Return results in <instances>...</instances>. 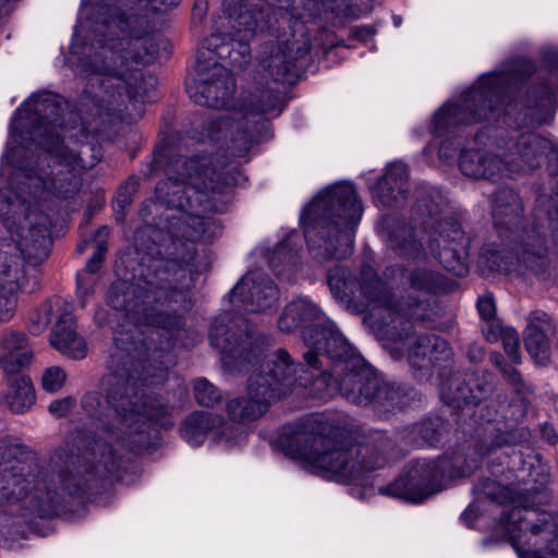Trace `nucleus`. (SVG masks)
<instances>
[{"label":"nucleus","instance_id":"obj_1","mask_svg":"<svg viewBox=\"0 0 558 558\" xmlns=\"http://www.w3.org/2000/svg\"><path fill=\"white\" fill-rule=\"evenodd\" d=\"M155 335L159 331L151 330L148 344L136 326L114 333L107 362L108 407L100 413L98 395L84 396L82 407L99 422V430L80 456L56 451L46 466L32 465L22 461L28 449L20 439L0 438V508L28 496L41 502L52 500L59 489L74 495L90 488L114 475L121 465V457L108 438L137 452L149 445V421L170 423L171 409L161 399L142 393L138 385L154 384L165 375L166 368L157 361L159 350L151 352Z\"/></svg>","mask_w":558,"mask_h":558},{"label":"nucleus","instance_id":"obj_2","mask_svg":"<svg viewBox=\"0 0 558 558\" xmlns=\"http://www.w3.org/2000/svg\"><path fill=\"white\" fill-rule=\"evenodd\" d=\"M151 46V39L133 40L110 32H94L81 61L84 89L76 111L68 113V121L61 118L66 102L50 93L32 96L17 110L12 125L14 141L23 144V130H26L29 140L45 150L35 163L21 168L12 179V184L17 183V196L23 203L25 195L68 198L78 192L82 185L78 168L86 165L81 151L63 145L58 130L98 131L105 122L102 117H120L128 104L138 98L153 100L157 80L138 68L140 63H149L156 58Z\"/></svg>","mask_w":558,"mask_h":558},{"label":"nucleus","instance_id":"obj_3","mask_svg":"<svg viewBox=\"0 0 558 558\" xmlns=\"http://www.w3.org/2000/svg\"><path fill=\"white\" fill-rule=\"evenodd\" d=\"M225 165V159L214 158L211 154L183 158L157 153L153 160V168L163 167L167 175L155 189L156 206L165 208L157 225L169 234L174 247L168 252L169 257L154 258L143 275L146 283L156 290L138 324L167 332L168 347L173 333L183 327V318L157 305L185 302V292L193 281L190 262L195 255L193 245H186L183 251L175 241L194 243L211 236L213 221L208 215L215 211L216 205L210 194H221L227 186Z\"/></svg>","mask_w":558,"mask_h":558},{"label":"nucleus","instance_id":"obj_4","mask_svg":"<svg viewBox=\"0 0 558 558\" xmlns=\"http://www.w3.org/2000/svg\"><path fill=\"white\" fill-rule=\"evenodd\" d=\"M278 445L293 459L341 481H354L384 466L392 442L380 433L364 444L352 442L340 429L315 416L284 426Z\"/></svg>","mask_w":558,"mask_h":558},{"label":"nucleus","instance_id":"obj_5","mask_svg":"<svg viewBox=\"0 0 558 558\" xmlns=\"http://www.w3.org/2000/svg\"><path fill=\"white\" fill-rule=\"evenodd\" d=\"M328 284L332 294L350 302L352 299H362L360 308L369 307L372 326L387 340L397 342L403 335L408 336L412 329L410 319L426 322L429 319L428 303L418 299H396L392 287L380 279L374 268L366 265L360 270V277L354 280L349 269L335 267L328 271Z\"/></svg>","mask_w":558,"mask_h":558},{"label":"nucleus","instance_id":"obj_6","mask_svg":"<svg viewBox=\"0 0 558 558\" xmlns=\"http://www.w3.org/2000/svg\"><path fill=\"white\" fill-rule=\"evenodd\" d=\"M535 68L530 60H514L501 72L483 76L458 104L447 102L433 119V132L448 136L460 126L483 120H498L502 112L511 114L518 107L513 95L532 76Z\"/></svg>","mask_w":558,"mask_h":558},{"label":"nucleus","instance_id":"obj_7","mask_svg":"<svg viewBox=\"0 0 558 558\" xmlns=\"http://www.w3.org/2000/svg\"><path fill=\"white\" fill-rule=\"evenodd\" d=\"M362 211L361 202L350 184L333 185L318 194L303 215L305 239L316 251V256L324 259L349 256Z\"/></svg>","mask_w":558,"mask_h":558},{"label":"nucleus","instance_id":"obj_8","mask_svg":"<svg viewBox=\"0 0 558 558\" xmlns=\"http://www.w3.org/2000/svg\"><path fill=\"white\" fill-rule=\"evenodd\" d=\"M231 27L240 41H250L269 22V12H288L305 23L329 11L335 15L348 14V0H223Z\"/></svg>","mask_w":558,"mask_h":558},{"label":"nucleus","instance_id":"obj_9","mask_svg":"<svg viewBox=\"0 0 558 558\" xmlns=\"http://www.w3.org/2000/svg\"><path fill=\"white\" fill-rule=\"evenodd\" d=\"M283 86L274 84L269 80H259L254 90L250 94L243 120L235 118L219 117L209 121L206 125V135H202L201 141L207 137L209 141H226L230 135V145L227 146L234 156H244L253 143L252 132L248 131L251 118L262 117L264 114L278 116L283 110Z\"/></svg>","mask_w":558,"mask_h":558},{"label":"nucleus","instance_id":"obj_10","mask_svg":"<svg viewBox=\"0 0 558 558\" xmlns=\"http://www.w3.org/2000/svg\"><path fill=\"white\" fill-rule=\"evenodd\" d=\"M26 226L21 228L19 243H0V290L7 296H15L26 281L22 253L45 254L50 243V219L38 208L29 207Z\"/></svg>","mask_w":558,"mask_h":558},{"label":"nucleus","instance_id":"obj_11","mask_svg":"<svg viewBox=\"0 0 558 558\" xmlns=\"http://www.w3.org/2000/svg\"><path fill=\"white\" fill-rule=\"evenodd\" d=\"M502 523L520 558H543L542 548L558 555V513L514 507Z\"/></svg>","mask_w":558,"mask_h":558},{"label":"nucleus","instance_id":"obj_12","mask_svg":"<svg viewBox=\"0 0 558 558\" xmlns=\"http://www.w3.org/2000/svg\"><path fill=\"white\" fill-rule=\"evenodd\" d=\"M463 458L460 454L438 458L435 461L415 462L405 475L379 488L380 494L412 502H422L442 489L445 480L463 476Z\"/></svg>","mask_w":558,"mask_h":558},{"label":"nucleus","instance_id":"obj_13","mask_svg":"<svg viewBox=\"0 0 558 558\" xmlns=\"http://www.w3.org/2000/svg\"><path fill=\"white\" fill-rule=\"evenodd\" d=\"M180 0H125L100 5L94 32L112 33L133 40L150 39L151 21L179 4Z\"/></svg>","mask_w":558,"mask_h":558},{"label":"nucleus","instance_id":"obj_14","mask_svg":"<svg viewBox=\"0 0 558 558\" xmlns=\"http://www.w3.org/2000/svg\"><path fill=\"white\" fill-rule=\"evenodd\" d=\"M509 250L495 243L485 244L478 256V266L490 271H531L544 276L549 269L545 239L538 230L524 231L515 243L506 241Z\"/></svg>","mask_w":558,"mask_h":558},{"label":"nucleus","instance_id":"obj_15","mask_svg":"<svg viewBox=\"0 0 558 558\" xmlns=\"http://www.w3.org/2000/svg\"><path fill=\"white\" fill-rule=\"evenodd\" d=\"M303 340L308 348L303 354L306 366L303 371L318 372V377L323 381L330 380L336 371H341L349 360L360 357L354 354L347 339L329 319L324 320L320 329L307 328L303 332Z\"/></svg>","mask_w":558,"mask_h":558},{"label":"nucleus","instance_id":"obj_16","mask_svg":"<svg viewBox=\"0 0 558 558\" xmlns=\"http://www.w3.org/2000/svg\"><path fill=\"white\" fill-rule=\"evenodd\" d=\"M209 338L211 345L220 352L223 363L230 366L252 363L263 353L260 335L253 331L241 316L222 314L217 317Z\"/></svg>","mask_w":558,"mask_h":558},{"label":"nucleus","instance_id":"obj_17","mask_svg":"<svg viewBox=\"0 0 558 558\" xmlns=\"http://www.w3.org/2000/svg\"><path fill=\"white\" fill-rule=\"evenodd\" d=\"M470 242V238L457 220L445 218L432 226L427 246L445 269L462 277L469 271Z\"/></svg>","mask_w":558,"mask_h":558},{"label":"nucleus","instance_id":"obj_18","mask_svg":"<svg viewBox=\"0 0 558 558\" xmlns=\"http://www.w3.org/2000/svg\"><path fill=\"white\" fill-rule=\"evenodd\" d=\"M186 90L195 104L221 109L230 102L235 82L231 71L219 61L201 59L196 61L195 76L186 84Z\"/></svg>","mask_w":558,"mask_h":558},{"label":"nucleus","instance_id":"obj_19","mask_svg":"<svg viewBox=\"0 0 558 558\" xmlns=\"http://www.w3.org/2000/svg\"><path fill=\"white\" fill-rule=\"evenodd\" d=\"M311 51L308 39L275 41L260 46L259 77L274 84H292L298 75L296 61Z\"/></svg>","mask_w":558,"mask_h":558},{"label":"nucleus","instance_id":"obj_20","mask_svg":"<svg viewBox=\"0 0 558 558\" xmlns=\"http://www.w3.org/2000/svg\"><path fill=\"white\" fill-rule=\"evenodd\" d=\"M335 378L327 380V386L338 389L342 397L356 405L373 402V389L377 387V376L362 357H353L341 371H336Z\"/></svg>","mask_w":558,"mask_h":558},{"label":"nucleus","instance_id":"obj_21","mask_svg":"<svg viewBox=\"0 0 558 558\" xmlns=\"http://www.w3.org/2000/svg\"><path fill=\"white\" fill-rule=\"evenodd\" d=\"M248 41H240L235 29L228 22L226 10L223 15L219 16L217 28L203 41L197 53V60L201 59L218 61L229 59V63L234 66H242L246 62Z\"/></svg>","mask_w":558,"mask_h":558},{"label":"nucleus","instance_id":"obj_22","mask_svg":"<svg viewBox=\"0 0 558 558\" xmlns=\"http://www.w3.org/2000/svg\"><path fill=\"white\" fill-rule=\"evenodd\" d=\"M153 259L142 266L141 282L117 281L111 284L108 291V304L116 311L124 312L135 323H140L146 306L151 303L156 290V287L146 283L143 276Z\"/></svg>","mask_w":558,"mask_h":558},{"label":"nucleus","instance_id":"obj_23","mask_svg":"<svg viewBox=\"0 0 558 558\" xmlns=\"http://www.w3.org/2000/svg\"><path fill=\"white\" fill-rule=\"evenodd\" d=\"M523 211L522 199L513 190L502 189L495 194L492 208L493 220L504 241L517 244L524 231H532L523 228Z\"/></svg>","mask_w":558,"mask_h":558},{"label":"nucleus","instance_id":"obj_24","mask_svg":"<svg viewBox=\"0 0 558 558\" xmlns=\"http://www.w3.org/2000/svg\"><path fill=\"white\" fill-rule=\"evenodd\" d=\"M231 302L242 303L250 312H265L278 301V291L272 280L258 271L247 272L231 291Z\"/></svg>","mask_w":558,"mask_h":558},{"label":"nucleus","instance_id":"obj_25","mask_svg":"<svg viewBox=\"0 0 558 558\" xmlns=\"http://www.w3.org/2000/svg\"><path fill=\"white\" fill-rule=\"evenodd\" d=\"M413 331V328L411 329ZM408 336L403 335L397 342L388 340V345L391 351H408V359L410 364L417 369H429L435 362L446 360L450 356V348L446 340L436 335L420 336L414 343L409 348Z\"/></svg>","mask_w":558,"mask_h":558},{"label":"nucleus","instance_id":"obj_26","mask_svg":"<svg viewBox=\"0 0 558 558\" xmlns=\"http://www.w3.org/2000/svg\"><path fill=\"white\" fill-rule=\"evenodd\" d=\"M549 153L554 151L548 140L533 133L522 134L506 154L508 172L533 170L539 167Z\"/></svg>","mask_w":558,"mask_h":558},{"label":"nucleus","instance_id":"obj_27","mask_svg":"<svg viewBox=\"0 0 558 558\" xmlns=\"http://www.w3.org/2000/svg\"><path fill=\"white\" fill-rule=\"evenodd\" d=\"M50 344L69 359L81 360L87 354V344L76 331L75 318L71 313H63L51 329Z\"/></svg>","mask_w":558,"mask_h":558},{"label":"nucleus","instance_id":"obj_28","mask_svg":"<svg viewBox=\"0 0 558 558\" xmlns=\"http://www.w3.org/2000/svg\"><path fill=\"white\" fill-rule=\"evenodd\" d=\"M324 320H328L320 310L306 299H296L283 310L278 320V327L283 332H292L302 327V333L307 328L320 329Z\"/></svg>","mask_w":558,"mask_h":558},{"label":"nucleus","instance_id":"obj_29","mask_svg":"<svg viewBox=\"0 0 558 558\" xmlns=\"http://www.w3.org/2000/svg\"><path fill=\"white\" fill-rule=\"evenodd\" d=\"M0 366L7 375H14L32 362L33 350L24 333L5 330L0 338Z\"/></svg>","mask_w":558,"mask_h":558},{"label":"nucleus","instance_id":"obj_30","mask_svg":"<svg viewBox=\"0 0 558 558\" xmlns=\"http://www.w3.org/2000/svg\"><path fill=\"white\" fill-rule=\"evenodd\" d=\"M276 364H260L248 377L246 385V392L251 398H255L265 407L275 400L279 399L284 390L282 383L287 380L286 373H280L276 377Z\"/></svg>","mask_w":558,"mask_h":558},{"label":"nucleus","instance_id":"obj_31","mask_svg":"<svg viewBox=\"0 0 558 558\" xmlns=\"http://www.w3.org/2000/svg\"><path fill=\"white\" fill-rule=\"evenodd\" d=\"M407 194L408 168L402 162H393L376 185V198L384 207H393L400 205L407 198Z\"/></svg>","mask_w":558,"mask_h":558},{"label":"nucleus","instance_id":"obj_32","mask_svg":"<svg viewBox=\"0 0 558 558\" xmlns=\"http://www.w3.org/2000/svg\"><path fill=\"white\" fill-rule=\"evenodd\" d=\"M390 247L403 256L420 257L423 252L422 240L416 238L414 229L404 221L387 219Z\"/></svg>","mask_w":558,"mask_h":558},{"label":"nucleus","instance_id":"obj_33","mask_svg":"<svg viewBox=\"0 0 558 558\" xmlns=\"http://www.w3.org/2000/svg\"><path fill=\"white\" fill-rule=\"evenodd\" d=\"M222 424L220 415L196 411L190 414L181 424L180 434L184 440L193 446H199L208 433Z\"/></svg>","mask_w":558,"mask_h":558},{"label":"nucleus","instance_id":"obj_34","mask_svg":"<svg viewBox=\"0 0 558 558\" xmlns=\"http://www.w3.org/2000/svg\"><path fill=\"white\" fill-rule=\"evenodd\" d=\"M9 389L5 396V402L11 411L24 413L35 403V390L27 376H19L8 379Z\"/></svg>","mask_w":558,"mask_h":558},{"label":"nucleus","instance_id":"obj_35","mask_svg":"<svg viewBox=\"0 0 558 558\" xmlns=\"http://www.w3.org/2000/svg\"><path fill=\"white\" fill-rule=\"evenodd\" d=\"M267 410L263 403L255 398L239 397L227 403V413L231 421L247 423L259 418Z\"/></svg>","mask_w":558,"mask_h":558},{"label":"nucleus","instance_id":"obj_36","mask_svg":"<svg viewBox=\"0 0 558 558\" xmlns=\"http://www.w3.org/2000/svg\"><path fill=\"white\" fill-rule=\"evenodd\" d=\"M441 397L451 407L472 405V392L465 373H454L441 389Z\"/></svg>","mask_w":558,"mask_h":558},{"label":"nucleus","instance_id":"obj_37","mask_svg":"<svg viewBox=\"0 0 558 558\" xmlns=\"http://www.w3.org/2000/svg\"><path fill=\"white\" fill-rule=\"evenodd\" d=\"M262 364H276V377L280 375V373H286L287 380L282 383V389L286 391L288 388H290L295 381H299L301 386H307L308 379L304 378L303 376H300L299 378H295L294 375L296 373L298 365L293 362L291 355L289 352L284 349H278L276 350L268 359L263 362Z\"/></svg>","mask_w":558,"mask_h":558},{"label":"nucleus","instance_id":"obj_38","mask_svg":"<svg viewBox=\"0 0 558 558\" xmlns=\"http://www.w3.org/2000/svg\"><path fill=\"white\" fill-rule=\"evenodd\" d=\"M374 400L371 404L383 407L386 410H393L405 405V395L401 387L396 384L381 381L377 377V387L373 389Z\"/></svg>","mask_w":558,"mask_h":558},{"label":"nucleus","instance_id":"obj_39","mask_svg":"<svg viewBox=\"0 0 558 558\" xmlns=\"http://www.w3.org/2000/svg\"><path fill=\"white\" fill-rule=\"evenodd\" d=\"M469 381V389L472 392V405H477L482 400L487 399L495 389V376L484 369L465 373Z\"/></svg>","mask_w":558,"mask_h":558},{"label":"nucleus","instance_id":"obj_40","mask_svg":"<svg viewBox=\"0 0 558 558\" xmlns=\"http://www.w3.org/2000/svg\"><path fill=\"white\" fill-rule=\"evenodd\" d=\"M524 344L529 354L538 364H545L549 359V340L547 332L534 327H526Z\"/></svg>","mask_w":558,"mask_h":558},{"label":"nucleus","instance_id":"obj_41","mask_svg":"<svg viewBox=\"0 0 558 558\" xmlns=\"http://www.w3.org/2000/svg\"><path fill=\"white\" fill-rule=\"evenodd\" d=\"M407 279L412 289L425 293H434L441 286V277L436 271L426 267L410 269Z\"/></svg>","mask_w":558,"mask_h":558},{"label":"nucleus","instance_id":"obj_42","mask_svg":"<svg viewBox=\"0 0 558 558\" xmlns=\"http://www.w3.org/2000/svg\"><path fill=\"white\" fill-rule=\"evenodd\" d=\"M498 336L501 337L504 349L509 357L514 363H521V355L519 351L520 337L518 332L510 328L499 329L498 325H489L488 330L485 331L486 339L494 342L497 340Z\"/></svg>","mask_w":558,"mask_h":558},{"label":"nucleus","instance_id":"obj_43","mask_svg":"<svg viewBox=\"0 0 558 558\" xmlns=\"http://www.w3.org/2000/svg\"><path fill=\"white\" fill-rule=\"evenodd\" d=\"M486 155L477 150H464L460 156L459 167L462 173L473 179H482L489 173L486 168Z\"/></svg>","mask_w":558,"mask_h":558},{"label":"nucleus","instance_id":"obj_44","mask_svg":"<svg viewBox=\"0 0 558 558\" xmlns=\"http://www.w3.org/2000/svg\"><path fill=\"white\" fill-rule=\"evenodd\" d=\"M445 206V199L435 189L421 190L416 198L417 211L423 217H432L439 214Z\"/></svg>","mask_w":558,"mask_h":558},{"label":"nucleus","instance_id":"obj_45","mask_svg":"<svg viewBox=\"0 0 558 558\" xmlns=\"http://www.w3.org/2000/svg\"><path fill=\"white\" fill-rule=\"evenodd\" d=\"M194 396L198 404L214 407L221 400L219 390L205 378H198L194 383Z\"/></svg>","mask_w":558,"mask_h":558},{"label":"nucleus","instance_id":"obj_46","mask_svg":"<svg viewBox=\"0 0 558 558\" xmlns=\"http://www.w3.org/2000/svg\"><path fill=\"white\" fill-rule=\"evenodd\" d=\"M507 378L505 379L508 385L511 386L512 391L522 402L525 408L527 403H530L533 395L534 388L524 380L521 373L518 369H506Z\"/></svg>","mask_w":558,"mask_h":558},{"label":"nucleus","instance_id":"obj_47","mask_svg":"<svg viewBox=\"0 0 558 558\" xmlns=\"http://www.w3.org/2000/svg\"><path fill=\"white\" fill-rule=\"evenodd\" d=\"M96 235L100 238L96 245V250L92 257L87 260L86 270L90 274H95L99 270L101 263L104 260V256L107 252V243L105 241L109 235V230L107 227H100L96 231Z\"/></svg>","mask_w":558,"mask_h":558},{"label":"nucleus","instance_id":"obj_48","mask_svg":"<svg viewBox=\"0 0 558 558\" xmlns=\"http://www.w3.org/2000/svg\"><path fill=\"white\" fill-rule=\"evenodd\" d=\"M65 380V372L59 366H51L44 372L41 385L46 391L56 392L63 387Z\"/></svg>","mask_w":558,"mask_h":558},{"label":"nucleus","instance_id":"obj_49","mask_svg":"<svg viewBox=\"0 0 558 558\" xmlns=\"http://www.w3.org/2000/svg\"><path fill=\"white\" fill-rule=\"evenodd\" d=\"M553 92L547 86L531 87L527 89L525 99L522 101V107L532 108L537 106H545L551 102Z\"/></svg>","mask_w":558,"mask_h":558},{"label":"nucleus","instance_id":"obj_50","mask_svg":"<svg viewBox=\"0 0 558 558\" xmlns=\"http://www.w3.org/2000/svg\"><path fill=\"white\" fill-rule=\"evenodd\" d=\"M486 161H487V163H486L487 171L490 173L483 175L482 179L497 181L498 179L504 177L506 171H508L506 157H505V159H500L496 155L487 154Z\"/></svg>","mask_w":558,"mask_h":558},{"label":"nucleus","instance_id":"obj_51","mask_svg":"<svg viewBox=\"0 0 558 558\" xmlns=\"http://www.w3.org/2000/svg\"><path fill=\"white\" fill-rule=\"evenodd\" d=\"M422 439L430 445L439 440V422L427 420L422 422L417 427Z\"/></svg>","mask_w":558,"mask_h":558},{"label":"nucleus","instance_id":"obj_52","mask_svg":"<svg viewBox=\"0 0 558 558\" xmlns=\"http://www.w3.org/2000/svg\"><path fill=\"white\" fill-rule=\"evenodd\" d=\"M526 327H534L539 331L548 332L553 329V322L547 313L536 310L529 315V324Z\"/></svg>","mask_w":558,"mask_h":558},{"label":"nucleus","instance_id":"obj_53","mask_svg":"<svg viewBox=\"0 0 558 558\" xmlns=\"http://www.w3.org/2000/svg\"><path fill=\"white\" fill-rule=\"evenodd\" d=\"M51 312L52 307L50 304L43 305L39 313L37 314L36 319L32 320L29 327L31 332L40 333L44 331L51 320Z\"/></svg>","mask_w":558,"mask_h":558},{"label":"nucleus","instance_id":"obj_54","mask_svg":"<svg viewBox=\"0 0 558 558\" xmlns=\"http://www.w3.org/2000/svg\"><path fill=\"white\" fill-rule=\"evenodd\" d=\"M215 429H217V432L215 434V439L218 442H220V441L231 442V441L238 439L242 434V430L239 427L231 426V425L225 423L223 420H222V424L220 426H217Z\"/></svg>","mask_w":558,"mask_h":558},{"label":"nucleus","instance_id":"obj_55","mask_svg":"<svg viewBox=\"0 0 558 558\" xmlns=\"http://www.w3.org/2000/svg\"><path fill=\"white\" fill-rule=\"evenodd\" d=\"M74 404L75 400L71 397L56 400L50 403L49 412L58 417H62L73 409Z\"/></svg>","mask_w":558,"mask_h":558},{"label":"nucleus","instance_id":"obj_56","mask_svg":"<svg viewBox=\"0 0 558 558\" xmlns=\"http://www.w3.org/2000/svg\"><path fill=\"white\" fill-rule=\"evenodd\" d=\"M16 306L17 301L15 296H7L2 294L0 296V320H8L11 318Z\"/></svg>","mask_w":558,"mask_h":558},{"label":"nucleus","instance_id":"obj_57","mask_svg":"<svg viewBox=\"0 0 558 558\" xmlns=\"http://www.w3.org/2000/svg\"><path fill=\"white\" fill-rule=\"evenodd\" d=\"M477 308L486 322L492 320L495 317L496 308L495 302L492 296H483L477 302Z\"/></svg>","mask_w":558,"mask_h":558},{"label":"nucleus","instance_id":"obj_58","mask_svg":"<svg viewBox=\"0 0 558 558\" xmlns=\"http://www.w3.org/2000/svg\"><path fill=\"white\" fill-rule=\"evenodd\" d=\"M135 191V183L126 184L121 187L117 197V203L120 207H125L131 204V195Z\"/></svg>","mask_w":558,"mask_h":558},{"label":"nucleus","instance_id":"obj_59","mask_svg":"<svg viewBox=\"0 0 558 558\" xmlns=\"http://www.w3.org/2000/svg\"><path fill=\"white\" fill-rule=\"evenodd\" d=\"M489 360L493 363V365H495L500 371L504 379L507 378L506 369H517L512 365L506 363L504 356L498 352L492 353Z\"/></svg>","mask_w":558,"mask_h":558},{"label":"nucleus","instance_id":"obj_60","mask_svg":"<svg viewBox=\"0 0 558 558\" xmlns=\"http://www.w3.org/2000/svg\"><path fill=\"white\" fill-rule=\"evenodd\" d=\"M484 357V352L480 347H472L469 351V359L473 362L481 361Z\"/></svg>","mask_w":558,"mask_h":558},{"label":"nucleus","instance_id":"obj_61","mask_svg":"<svg viewBox=\"0 0 558 558\" xmlns=\"http://www.w3.org/2000/svg\"><path fill=\"white\" fill-rule=\"evenodd\" d=\"M511 441L509 440V436L507 435H501L498 437V439L495 441L494 446L495 447H502V446H507V445H510Z\"/></svg>","mask_w":558,"mask_h":558},{"label":"nucleus","instance_id":"obj_62","mask_svg":"<svg viewBox=\"0 0 558 558\" xmlns=\"http://www.w3.org/2000/svg\"><path fill=\"white\" fill-rule=\"evenodd\" d=\"M486 495H487L489 498H492L493 500H495V501H498V502H500V501H501V499H500V498H499V497H498V496H497L493 490H490V489H489V490H486Z\"/></svg>","mask_w":558,"mask_h":558},{"label":"nucleus","instance_id":"obj_63","mask_svg":"<svg viewBox=\"0 0 558 558\" xmlns=\"http://www.w3.org/2000/svg\"><path fill=\"white\" fill-rule=\"evenodd\" d=\"M387 270L390 271L392 275H395L396 272H401V268L397 266L390 267Z\"/></svg>","mask_w":558,"mask_h":558},{"label":"nucleus","instance_id":"obj_64","mask_svg":"<svg viewBox=\"0 0 558 558\" xmlns=\"http://www.w3.org/2000/svg\"><path fill=\"white\" fill-rule=\"evenodd\" d=\"M553 201V205L554 207L556 208V214H557V218H558V195L551 199Z\"/></svg>","mask_w":558,"mask_h":558}]
</instances>
